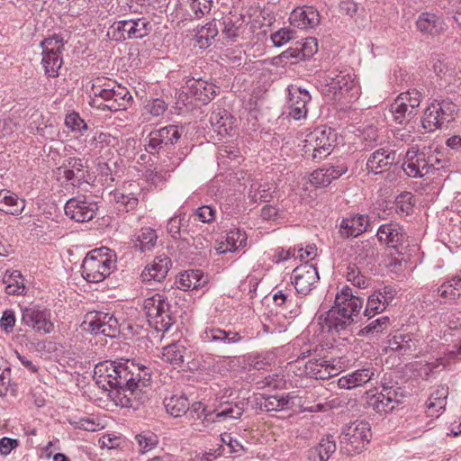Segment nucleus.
<instances>
[{"label":"nucleus","mask_w":461,"mask_h":461,"mask_svg":"<svg viewBox=\"0 0 461 461\" xmlns=\"http://www.w3.org/2000/svg\"><path fill=\"white\" fill-rule=\"evenodd\" d=\"M151 373L145 365L125 359L120 362L105 361L95 366L94 379L104 390L117 389L128 399L143 402L147 397V387Z\"/></svg>","instance_id":"nucleus-1"},{"label":"nucleus","mask_w":461,"mask_h":461,"mask_svg":"<svg viewBox=\"0 0 461 461\" xmlns=\"http://www.w3.org/2000/svg\"><path fill=\"white\" fill-rule=\"evenodd\" d=\"M115 255L102 247L88 252L82 263V276L89 283L104 281L115 268Z\"/></svg>","instance_id":"nucleus-2"},{"label":"nucleus","mask_w":461,"mask_h":461,"mask_svg":"<svg viewBox=\"0 0 461 461\" xmlns=\"http://www.w3.org/2000/svg\"><path fill=\"white\" fill-rule=\"evenodd\" d=\"M444 161L431 150L408 149L402 168L404 173L413 178H421L443 167Z\"/></svg>","instance_id":"nucleus-3"},{"label":"nucleus","mask_w":461,"mask_h":461,"mask_svg":"<svg viewBox=\"0 0 461 461\" xmlns=\"http://www.w3.org/2000/svg\"><path fill=\"white\" fill-rule=\"evenodd\" d=\"M336 133L331 128L320 126L305 135L303 145V155L319 162L332 151Z\"/></svg>","instance_id":"nucleus-4"},{"label":"nucleus","mask_w":461,"mask_h":461,"mask_svg":"<svg viewBox=\"0 0 461 461\" xmlns=\"http://www.w3.org/2000/svg\"><path fill=\"white\" fill-rule=\"evenodd\" d=\"M143 307L148 321L157 331H167L173 325L170 304L160 294H154L145 298Z\"/></svg>","instance_id":"nucleus-5"},{"label":"nucleus","mask_w":461,"mask_h":461,"mask_svg":"<svg viewBox=\"0 0 461 461\" xmlns=\"http://www.w3.org/2000/svg\"><path fill=\"white\" fill-rule=\"evenodd\" d=\"M93 94L95 98H101L104 103L97 104V107L103 110L116 112L125 110L131 104V95L128 89L115 82H108L104 87L94 85Z\"/></svg>","instance_id":"nucleus-6"},{"label":"nucleus","mask_w":461,"mask_h":461,"mask_svg":"<svg viewBox=\"0 0 461 461\" xmlns=\"http://www.w3.org/2000/svg\"><path fill=\"white\" fill-rule=\"evenodd\" d=\"M319 324L322 331L332 336L337 335L341 338L346 330V286H343L337 294L334 306L327 312L325 317L319 318Z\"/></svg>","instance_id":"nucleus-7"},{"label":"nucleus","mask_w":461,"mask_h":461,"mask_svg":"<svg viewBox=\"0 0 461 461\" xmlns=\"http://www.w3.org/2000/svg\"><path fill=\"white\" fill-rule=\"evenodd\" d=\"M152 24L147 18L122 20L114 23L108 30V37L116 41L126 39H141L149 34Z\"/></svg>","instance_id":"nucleus-8"},{"label":"nucleus","mask_w":461,"mask_h":461,"mask_svg":"<svg viewBox=\"0 0 461 461\" xmlns=\"http://www.w3.org/2000/svg\"><path fill=\"white\" fill-rule=\"evenodd\" d=\"M456 111L455 104L450 101H433L425 109L421 119L422 127L428 131H434L448 122Z\"/></svg>","instance_id":"nucleus-9"},{"label":"nucleus","mask_w":461,"mask_h":461,"mask_svg":"<svg viewBox=\"0 0 461 461\" xmlns=\"http://www.w3.org/2000/svg\"><path fill=\"white\" fill-rule=\"evenodd\" d=\"M421 98V93L416 89L400 94L390 108L393 120L399 124H403L408 118L415 116Z\"/></svg>","instance_id":"nucleus-10"},{"label":"nucleus","mask_w":461,"mask_h":461,"mask_svg":"<svg viewBox=\"0 0 461 461\" xmlns=\"http://www.w3.org/2000/svg\"><path fill=\"white\" fill-rule=\"evenodd\" d=\"M82 327L85 330L91 333L103 334L109 338H115L120 333L117 319L105 312L87 313Z\"/></svg>","instance_id":"nucleus-11"},{"label":"nucleus","mask_w":461,"mask_h":461,"mask_svg":"<svg viewBox=\"0 0 461 461\" xmlns=\"http://www.w3.org/2000/svg\"><path fill=\"white\" fill-rule=\"evenodd\" d=\"M182 131L176 125H168L159 130L152 131L148 136L146 150L150 154L158 152L161 149H168L181 138Z\"/></svg>","instance_id":"nucleus-12"},{"label":"nucleus","mask_w":461,"mask_h":461,"mask_svg":"<svg viewBox=\"0 0 461 461\" xmlns=\"http://www.w3.org/2000/svg\"><path fill=\"white\" fill-rule=\"evenodd\" d=\"M371 438L368 422L356 420L348 426V453L358 454L366 449Z\"/></svg>","instance_id":"nucleus-13"},{"label":"nucleus","mask_w":461,"mask_h":461,"mask_svg":"<svg viewBox=\"0 0 461 461\" xmlns=\"http://www.w3.org/2000/svg\"><path fill=\"white\" fill-rule=\"evenodd\" d=\"M65 213L71 220L85 222L92 220L97 211V203L85 196L69 199L64 206Z\"/></svg>","instance_id":"nucleus-14"},{"label":"nucleus","mask_w":461,"mask_h":461,"mask_svg":"<svg viewBox=\"0 0 461 461\" xmlns=\"http://www.w3.org/2000/svg\"><path fill=\"white\" fill-rule=\"evenodd\" d=\"M319 278L317 268L307 263L295 267L292 274V283L302 294H309Z\"/></svg>","instance_id":"nucleus-15"},{"label":"nucleus","mask_w":461,"mask_h":461,"mask_svg":"<svg viewBox=\"0 0 461 461\" xmlns=\"http://www.w3.org/2000/svg\"><path fill=\"white\" fill-rule=\"evenodd\" d=\"M22 321L32 329L50 333L53 330V323L50 321V312L39 308L26 307L22 310Z\"/></svg>","instance_id":"nucleus-16"},{"label":"nucleus","mask_w":461,"mask_h":461,"mask_svg":"<svg viewBox=\"0 0 461 461\" xmlns=\"http://www.w3.org/2000/svg\"><path fill=\"white\" fill-rule=\"evenodd\" d=\"M288 113L293 119L298 121L306 117L308 110L306 105L312 97L303 88L291 86L288 89Z\"/></svg>","instance_id":"nucleus-17"},{"label":"nucleus","mask_w":461,"mask_h":461,"mask_svg":"<svg viewBox=\"0 0 461 461\" xmlns=\"http://www.w3.org/2000/svg\"><path fill=\"white\" fill-rule=\"evenodd\" d=\"M376 236L379 241L387 247L399 249L404 243L406 234L402 226L391 221L381 225L376 231Z\"/></svg>","instance_id":"nucleus-18"},{"label":"nucleus","mask_w":461,"mask_h":461,"mask_svg":"<svg viewBox=\"0 0 461 461\" xmlns=\"http://www.w3.org/2000/svg\"><path fill=\"white\" fill-rule=\"evenodd\" d=\"M188 95L203 104H207L212 100L219 92L220 87L214 84L203 80L201 78H191L186 81Z\"/></svg>","instance_id":"nucleus-19"},{"label":"nucleus","mask_w":461,"mask_h":461,"mask_svg":"<svg viewBox=\"0 0 461 461\" xmlns=\"http://www.w3.org/2000/svg\"><path fill=\"white\" fill-rule=\"evenodd\" d=\"M222 35L229 41H235L240 37L246 27L245 16L237 12H230L220 23Z\"/></svg>","instance_id":"nucleus-20"},{"label":"nucleus","mask_w":461,"mask_h":461,"mask_svg":"<svg viewBox=\"0 0 461 461\" xmlns=\"http://www.w3.org/2000/svg\"><path fill=\"white\" fill-rule=\"evenodd\" d=\"M170 265L171 260L167 256L159 255L145 267L140 277L144 283L161 282L166 278Z\"/></svg>","instance_id":"nucleus-21"},{"label":"nucleus","mask_w":461,"mask_h":461,"mask_svg":"<svg viewBox=\"0 0 461 461\" xmlns=\"http://www.w3.org/2000/svg\"><path fill=\"white\" fill-rule=\"evenodd\" d=\"M290 23L299 29L313 28L320 23V14L312 6L295 8L290 15Z\"/></svg>","instance_id":"nucleus-22"},{"label":"nucleus","mask_w":461,"mask_h":461,"mask_svg":"<svg viewBox=\"0 0 461 461\" xmlns=\"http://www.w3.org/2000/svg\"><path fill=\"white\" fill-rule=\"evenodd\" d=\"M396 152L385 148L375 150L367 159L366 167L374 174H380L395 163Z\"/></svg>","instance_id":"nucleus-23"},{"label":"nucleus","mask_w":461,"mask_h":461,"mask_svg":"<svg viewBox=\"0 0 461 461\" xmlns=\"http://www.w3.org/2000/svg\"><path fill=\"white\" fill-rule=\"evenodd\" d=\"M297 396L287 393L281 395L261 396L258 404L261 410L266 411H280L292 409L296 405Z\"/></svg>","instance_id":"nucleus-24"},{"label":"nucleus","mask_w":461,"mask_h":461,"mask_svg":"<svg viewBox=\"0 0 461 461\" xmlns=\"http://www.w3.org/2000/svg\"><path fill=\"white\" fill-rule=\"evenodd\" d=\"M201 339L204 343L232 344L240 341L241 337L238 332L226 331L216 327H206L201 333Z\"/></svg>","instance_id":"nucleus-25"},{"label":"nucleus","mask_w":461,"mask_h":461,"mask_svg":"<svg viewBox=\"0 0 461 461\" xmlns=\"http://www.w3.org/2000/svg\"><path fill=\"white\" fill-rule=\"evenodd\" d=\"M397 393L392 388L383 386L382 391L377 394H373L368 404L377 412H388L393 411L395 404L398 403L396 399Z\"/></svg>","instance_id":"nucleus-26"},{"label":"nucleus","mask_w":461,"mask_h":461,"mask_svg":"<svg viewBox=\"0 0 461 461\" xmlns=\"http://www.w3.org/2000/svg\"><path fill=\"white\" fill-rule=\"evenodd\" d=\"M416 25L421 33L432 36L439 34L445 29L443 20L437 14L428 12L419 15Z\"/></svg>","instance_id":"nucleus-27"},{"label":"nucleus","mask_w":461,"mask_h":461,"mask_svg":"<svg viewBox=\"0 0 461 461\" xmlns=\"http://www.w3.org/2000/svg\"><path fill=\"white\" fill-rule=\"evenodd\" d=\"M205 283L203 273L200 269H191L180 273L176 280L177 288L184 291L198 289Z\"/></svg>","instance_id":"nucleus-28"},{"label":"nucleus","mask_w":461,"mask_h":461,"mask_svg":"<svg viewBox=\"0 0 461 461\" xmlns=\"http://www.w3.org/2000/svg\"><path fill=\"white\" fill-rule=\"evenodd\" d=\"M417 344L418 340L413 339L410 334H398L388 340L385 351H395L402 356L411 355L416 350Z\"/></svg>","instance_id":"nucleus-29"},{"label":"nucleus","mask_w":461,"mask_h":461,"mask_svg":"<svg viewBox=\"0 0 461 461\" xmlns=\"http://www.w3.org/2000/svg\"><path fill=\"white\" fill-rule=\"evenodd\" d=\"M247 234L239 230H230L227 235L224 242H221L215 249L218 254H224L228 251H235L240 248L246 245Z\"/></svg>","instance_id":"nucleus-30"},{"label":"nucleus","mask_w":461,"mask_h":461,"mask_svg":"<svg viewBox=\"0 0 461 461\" xmlns=\"http://www.w3.org/2000/svg\"><path fill=\"white\" fill-rule=\"evenodd\" d=\"M25 207V201L18 198L15 194L9 191H0V210L5 213L17 215L22 213Z\"/></svg>","instance_id":"nucleus-31"},{"label":"nucleus","mask_w":461,"mask_h":461,"mask_svg":"<svg viewBox=\"0 0 461 461\" xmlns=\"http://www.w3.org/2000/svg\"><path fill=\"white\" fill-rule=\"evenodd\" d=\"M346 170L339 167H330L329 168H320L314 170L311 175L309 181L312 185L319 187L328 185L332 179L338 178Z\"/></svg>","instance_id":"nucleus-32"},{"label":"nucleus","mask_w":461,"mask_h":461,"mask_svg":"<svg viewBox=\"0 0 461 461\" xmlns=\"http://www.w3.org/2000/svg\"><path fill=\"white\" fill-rule=\"evenodd\" d=\"M210 122L213 130L220 135L230 134V131L232 129V120L224 109L218 108L212 111L210 115Z\"/></svg>","instance_id":"nucleus-33"},{"label":"nucleus","mask_w":461,"mask_h":461,"mask_svg":"<svg viewBox=\"0 0 461 461\" xmlns=\"http://www.w3.org/2000/svg\"><path fill=\"white\" fill-rule=\"evenodd\" d=\"M186 348L179 343H173L163 348L161 358L174 366H180L185 361Z\"/></svg>","instance_id":"nucleus-34"},{"label":"nucleus","mask_w":461,"mask_h":461,"mask_svg":"<svg viewBox=\"0 0 461 461\" xmlns=\"http://www.w3.org/2000/svg\"><path fill=\"white\" fill-rule=\"evenodd\" d=\"M164 405L167 412L171 416L180 417L187 412L190 402L185 395H172L165 398Z\"/></svg>","instance_id":"nucleus-35"},{"label":"nucleus","mask_w":461,"mask_h":461,"mask_svg":"<svg viewBox=\"0 0 461 461\" xmlns=\"http://www.w3.org/2000/svg\"><path fill=\"white\" fill-rule=\"evenodd\" d=\"M438 296L446 300H455L461 295V272L443 283L438 289Z\"/></svg>","instance_id":"nucleus-36"},{"label":"nucleus","mask_w":461,"mask_h":461,"mask_svg":"<svg viewBox=\"0 0 461 461\" xmlns=\"http://www.w3.org/2000/svg\"><path fill=\"white\" fill-rule=\"evenodd\" d=\"M448 388L446 386H438L430 395L427 402V407L429 415L433 416L445 409Z\"/></svg>","instance_id":"nucleus-37"},{"label":"nucleus","mask_w":461,"mask_h":461,"mask_svg":"<svg viewBox=\"0 0 461 461\" xmlns=\"http://www.w3.org/2000/svg\"><path fill=\"white\" fill-rule=\"evenodd\" d=\"M304 368L305 373L315 379H325L330 375L328 361L323 358L310 359L305 363Z\"/></svg>","instance_id":"nucleus-38"},{"label":"nucleus","mask_w":461,"mask_h":461,"mask_svg":"<svg viewBox=\"0 0 461 461\" xmlns=\"http://www.w3.org/2000/svg\"><path fill=\"white\" fill-rule=\"evenodd\" d=\"M5 285V292L8 294H23L25 285L20 271L14 270L10 275L5 274L3 279Z\"/></svg>","instance_id":"nucleus-39"},{"label":"nucleus","mask_w":461,"mask_h":461,"mask_svg":"<svg viewBox=\"0 0 461 461\" xmlns=\"http://www.w3.org/2000/svg\"><path fill=\"white\" fill-rule=\"evenodd\" d=\"M370 226L369 218L366 214H356L348 219V237H357L366 231Z\"/></svg>","instance_id":"nucleus-40"},{"label":"nucleus","mask_w":461,"mask_h":461,"mask_svg":"<svg viewBox=\"0 0 461 461\" xmlns=\"http://www.w3.org/2000/svg\"><path fill=\"white\" fill-rule=\"evenodd\" d=\"M157 240L158 235L153 229L142 228L137 236L138 243L135 244V247L142 252L149 251L155 247Z\"/></svg>","instance_id":"nucleus-41"},{"label":"nucleus","mask_w":461,"mask_h":461,"mask_svg":"<svg viewBox=\"0 0 461 461\" xmlns=\"http://www.w3.org/2000/svg\"><path fill=\"white\" fill-rule=\"evenodd\" d=\"M62 58L59 53H47L42 52V66L44 68L45 74L49 77H56L59 76V70L62 65Z\"/></svg>","instance_id":"nucleus-42"},{"label":"nucleus","mask_w":461,"mask_h":461,"mask_svg":"<svg viewBox=\"0 0 461 461\" xmlns=\"http://www.w3.org/2000/svg\"><path fill=\"white\" fill-rule=\"evenodd\" d=\"M167 104L161 99H153L149 101L143 107L142 117L145 121H150L151 118H158L164 114Z\"/></svg>","instance_id":"nucleus-43"},{"label":"nucleus","mask_w":461,"mask_h":461,"mask_svg":"<svg viewBox=\"0 0 461 461\" xmlns=\"http://www.w3.org/2000/svg\"><path fill=\"white\" fill-rule=\"evenodd\" d=\"M375 372L370 368L357 369L348 375V390L361 386L370 381Z\"/></svg>","instance_id":"nucleus-44"},{"label":"nucleus","mask_w":461,"mask_h":461,"mask_svg":"<svg viewBox=\"0 0 461 461\" xmlns=\"http://www.w3.org/2000/svg\"><path fill=\"white\" fill-rule=\"evenodd\" d=\"M414 207V196L410 192L400 194L395 200V210L402 216L410 215Z\"/></svg>","instance_id":"nucleus-45"},{"label":"nucleus","mask_w":461,"mask_h":461,"mask_svg":"<svg viewBox=\"0 0 461 461\" xmlns=\"http://www.w3.org/2000/svg\"><path fill=\"white\" fill-rule=\"evenodd\" d=\"M218 33L219 29L217 28L216 23H207L205 26H203L198 30L196 33L197 42L201 48L208 47L211 44V41L213 40Z\"/></svg>","instance_id":"nucleus-46"},{"label":"nucleus","mask_w":461,"mask_h":461,"mask_svg":"<svg viewBox=\"0 0 461 461\" xmlns=\"http://www.w3.org/2000/svg\"><path fill=\"white\" fill-rule=\"evenodd\" d=\"M8 392L14 393L15 389L11 384V369L5 360L0 357V396H5Z\"/></svg>","instance_id":"nucleus-47"},{"label":"nucleus","mask_w":461,"mask_h":461,"mask_svg":"<svg viewBox=\"0 0 461 461\" xmlns=\"http://www.w3.org/2000/svg\"><path fill=\"white\" fill-rule=\"evenodd\" d=\"M335 450V441L331 437H327L320 442L318 447L312 451V455H317L319 461H327L330 454L334 453ZM312 457L313 458V461H316L313 456Z\"/></svg>","instance_id":"nucleus-48"},{"label":"nucleus","mask_w":461,"mask_h":461,"mask_svg":"<svg viewBox=\"0 0 461 461\" xmlns=\"http://www.w3.org/2000/svg\"><path fill=\"white\" fill-rule=\"evenodd\" d=\"M244 409L239 403H228L221 406V409L216 412L218 420H225L228 419H239L242 415Z\"/></svg>","instance_id":"nucleus-49"},{"label":"nucleus","mask_w":461,"mask_h":461,"mask_svg":"<svg viewBox=\"0 0 461 461\" xmlns=\"http://www.w3.org/2000/svg\"><path fill=\"white\" fill-rule=\"evenodd\" d=\"M114 141V137L103 131H96L89 140H86V142L93 149H101L105 146L113 145Z\"/></svg>","instance_id":"nucleus-50"},{"label":"nucleus","mask_w":461,"mask_h":461,"mask_svg":"<svg viewBox=\"0 0 461 461\" xmlns=\"http://www.w3.org/2000/svg\"><path fill=\"white\" fill-rule=\"evenodd\" d=\"M66 126L75 133L84 134L87 131L86 122L76 112L68 113L65 118Z\"/></svg>","instance_id":"nucleus-51"},{"label":"nucleus","mask_w":461,"mask_h":461,"mask_svg":"<svg viewBox=\"0 0 461 461\" xmlns=\"http://www.w3.org/2000/svg\"><path fill=\"white\" fill-rule=\"evenodd\" d=\"M390 325V319L387 316L381 317L370 322L365 328L358 331V335L366 336L369 334L380 333L386 330Z\"/></svg>","instance_id":"nucleus-52"},{"label":"nucleus","mask_w":461,"mask_h":461,"mask_svg":"<svg viewBox=\"0 0 461 461\" xmlns=\"http://www.w3.org/2000/svg\"><path fill=\"white\" fill-rule=\"evenodd\" d=\"M364 300L359 296L349 294L348 292V310L350 309V314H348V325L351 322H357L358 321L357 315L363 307Z\"/></svg>","instance_id":"nucleus-53"},{"label":"nucleus","mask_w":461,"mask_h":461,"mask_svg":"<svg viewBox=\"0 0 461 461\" xmlns=\"http://www.w3.org/2000/svg\"><path fill=\"white\" fill-rule=\"evenodd\" d=\"M386 306L381 297L375 293L368 297L364 315L368 318L374 317L375 314L381 313Z\"/></svg>","instance_id":"nucleus-54"},{"label":"nucleus","mask_w":461,"mask_h":461,"mask_svg":"<svg viewBox=\"0 0 461 461\" xmlns=\"http://www.w3.org/2000/svg\"><path fill=\"white\" fill-rule=\"evenodd\" d=\"M135 438L138 441L140 452L141 453H146L153 449L158 442V437L150 431L140 433Z\"/></svg>","instance_id":"nucleus-55"},{"label":"nucleus","mask_w":461,"mask_h":461,"mask_svg":"<svg viewBox=\"0 0 461 461\" xmlns=\"http://www.w3.org/2000/svg\"><path fill=\"white\" fill-rule=\"evenodd\" d=\"M113 199L115 203L119 204V207H122L126 212L133 210L139 203V200L135 196L124 194L121 192H115Z\"/></svg>","instance_id":"nucleus-56"},{"label":"nucleus","mask_w":461,"mask_h":461,"mask_svg":"<svg viewBox=\"0 0 461 461\" xmlns=\"http://www.w3.org/2000/svg\"><path fill=\"white\" fill-rule=\"evenodd\" d=\"M294 38V32L282 28L271 34V41L276 47H281Z\"/></svg>","instance_id":"nucleus-57"},{"label":"nucleus","mask_w":461,"mask_h":461,"mask_svg":"<svg viewBox=\"0 0 461 461\" xmlns=\"http://www.w3.org/2000/svg\"><path fill=\"white\" fill-rule=\"evenodd\" d=\"M42 52L47 53H59L60 55L61 49H63L62 39L55 35L51 38H47L41 42Z\"/></svg>","instance_id":"nucleus-58"},{"label":"nucleus","mask_w":461,"mask_h":461,"mask_svg":"<svg viewBox=\"0 0 461 461\" xmlns=\"http://www.w3.org/2000/svg\"><path fill=\"white\" fill-rule=\"evenodd\" d=\"M219 421L220 420H218V419L216 418V413L214 414V416L212 415V413H205L198 421H192L191 427L193 428L194 430L202 432L206 431L207 429H210L212 424Z\"/></svg>","instance_id":"nucleus-59"},{"label":"nucleus","mask_w":461,"mask_h":461,"mask_svg":"<svg viewBox=\"0 0 461 461\" xmlns=\"http://www.w3.org/2000/svg\"><path fill=\"white\" fill-rule=\"evenodd\" d=\"M185 221V214L171 217L168 220L167 230L174 239H176L178 236H180L181 228L184 226Z\"/></svg>","instance_id":"nucleus-60"},{"label":"nucleus","mask_w":461,"mask_h":461,"mask_svg":"<svg viewBox=\"0 0 461 461\" xmlns=\"http://www.w3.org/2000/svg\"><path fill=\"white\" fill-rule=\"evenodd\" d=\"M212 3L213 0H191V8L199 18L210 12Z\"/></svg>","instance_id":"nucleus-61"},{"label":"nucleus","mask_w":461,"mask_h":461,"mask_svg":"<svg viewBox=\"0 0 461 461\" xmlns=\"http://www.w3.org/2000/svg\"><path fill=\"white\" fill-rule=\"evenodd\" d=\"M348 282H351L357 288H365L367 285L365 276L360 275L359 271L354 267H348Z\"/></svg>","instance_id":"nucleus-62"},{"label":"nucleus","mask_w":461,"mask_h":461,"mask_svg":"<svg viewBox=\"0 0 461 461\" xmlns=\"http://www.w3.org/2000/svg\"><path fill=\"white\" fill-rule=\"evenodd\" d=\"M317 50L318 45L316 39L312 37L306 38L302 44V47L300 48L303 59L311 58L314 53L317 52Z\"/></svg>","instance_id":"nucleus-63"},{"label":"nucleus","mask_w":461,"mask_h":461,"mask_svg":"<svg viewBox=\"0 0 461 461\" xmlns=\"http://www.w3.org/2000/svg\"><path fill=\"white\" fill-rule=\"evenodd\" d=\"M196 215L202 222H211L214 220L215 210L211 206L203 205L196 210Z\"/></svg>","instance_id":"nucleus-64"}]
</instances>
